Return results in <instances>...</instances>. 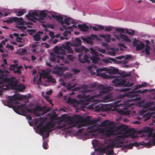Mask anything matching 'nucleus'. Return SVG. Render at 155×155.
<instances>
[{
    "label": "nucleus",
    "mask_w": 155,
    "mask_h": 155,
    "mask_svg": "<svg viewBox=\"0 0 155 155\" xmlns=\"http://www.w3.org/2000/svg\"><path fill=\"white\" fill-rule=\"evenodd\" d=\"M15 111L17 114L23 115H25V113L27 112L31 113L32 111L33 114L36 117H39L41 115V114L38 111H42L43 114H45L49 111L48 109H46V107L44 106L41 107L39 105H36L33 108L32 110L30 108H28L25 104H22L17 106L16 109H14Z\"/></svg>",
    "instance_id": "nucleus-1"
},
{
    "label": "nucleus",
    "mask_w": 155,
    "mask_h": 155,
    "mask_svg": "<svg viewBox=\"0 0 155 155\" xmlns=\"http://www.w3.org/2000/svg\"><path fill=\"white\" fill-rule=\"evenodd\" d=\"M81 44V40L78 38H76L73 43L69 42H66L64 44L59 48L56 46L54 50L55 53L57 54H65V50H66L68 53H73L74 52L71 46L78 47Z\"/></svg>",
    "instance_id": "nucleus-2"
},
{
    "label": "nucleus",
    "mask_w": 155,
    "mask_h": 155,
    "mask_svg": "<svg viewBox=\"0 0 155 155\" xmlns=\"http://www.w3.org/2000/svg\"><path fill=\"white\" fill-rule=\"evenodd\" d=\"M131 99H128L127 100V101H124L123 104H118L121 101L118 100L115 101L111 105L108 107H100L99 106H95V109L96 111H100L101 110L102 111H114L117 109V107H120L121 105H123V108L124 110H126L128 108L132 106L133 104L132 103H130L129 102H130Z\"/></svg>",
    "instance_id": "nucleus-3"
},
{
    "label": "nucleus",
    "mask_w": 155,
    "mask_h": 155,
    "mask_svg": "<svg viewBox=\"0 0 155 155\" xmlns=\"http://www.w3.org/2000/svg\"><path fill=\"white\" fill-rule=\"evenodd\" d=\"M101 88L102 89L100 93L96 95L90 96L89 95H86L85 94H84L82 95H81L80 94H78L77 96L78 97H81L83 99L82 100L80 101V104L85 105H88L89 104V102L90 101H91V100L93 99L94 97H99L101 96V94L107 93L112 90L113 89V87H104L103 86H101Z\"/></svg>",
    "instance_id": "nucleus-4"
},
{
    "label": "nucleus",
    "mask_w": 155,
    "mask_h": 155,
    "mask_svg": "<svg viewBox=\"0 0 155 155\" xmlns=\"http://www.w3.org/2000/svg\"><path fill=\"white\" fill-rule=\"evenodd\" d=\"M87 131L89 133L97 132L104 134L106 136L109 137L113 134L114 131L112 129L105 130L103 128H99L96 125L91 126L87 127Z\"/></svg>",
    "instance_id": "nucleus-5"
},
{
    "label": "nucleus",
    "mask_w": 155,
    "mask_h": 155,
    "mask_svg": "<svg viewBox=\"0 0 155 155\" xmlns=\"http://www.w3.org/2000/svg\"><path fill=\"white\" fill-rule=\"evenodd\" d=\"M89 56L87 54L80 53L78 54V59L79 62L82 63H89L90 61L89 60V57L90 59L92 61V62L96 64L100 60V58L99 57L98 53L93 55L91 56L89 54H88Z\"/></svg>",
    "instance_id": "nucleus-6"
},
{
    "label": "nucleus",
    "mask_w": 155,
    "mask_h": 155,
    "mask_svg": "<svg viewBox=\"0 0 155 155\" xmlns=\"http://www.w3.org/2000/svg\"><path fill=\"white\" fill-rule=\"evenodd\" d=\"M7 98L8 99L7 101H3V103L5 105L10 108H12L13 107L12 103L18 104V100L22 98V95L20 94H14L12 96H8Z\"/></svg>",
    "instance_id": "nucleus-7"
},
{
    "label": "nucleus",
    "mask_w": 155,
    "mask_h": 155,
    "mask_svg": "<svg viewBox=\"0 0 155 155\" xmlns=\"http://www.w3.org/2000/svg\"><path fill=\"white\" fill-rule=\"evenodd\" d=\"M93 68H94L96 70V71L97 72V75H99L104 78H107V75L105 73H103L101 74H99V72H102L103 71H106L107 68H100L98 69H96V66L95 65H92L89 66L88 67V69L90 71L91 73V74L95 75L96 74V72L93 71Z\"/></svg>",
    "instance_id": "nucleus-8"
},
{
    "label": "nucleus",
    "mask_w": 155,
    "mask_h": 155,
    "mask_svg": "<svg viewBox=\"0 0 155 155\" xmlns=\"http://www.w3.org/2000/svg\"><path fill=\"white\" fill-rule=\"evenodd\" d=\"M42 123H40L37 126V128L39 130L40 134H43L45 132L50 130L51 128H53L55 126V123L52 121H51L47 123L45 126L41 127Z\"/></svg>",
    "instance_id": "nucleus-9"
},
{
    "label": "nucleus",
    "mask_w": 155,
    "mask_h": 155,
    "mask_svg": "<svg viewBox=\"0 0 155 155\" xmlns=\"http://www.w3.org/2000/svg\"><path fill=\"white\" fill-rule=\"evenodd\" d=\"M98 121V120L93 119L91 120L86 118L85 119L82 120V121L83 124L78 125V127L80 128L82 126H87L89 125L96 124H97Z\"/></svg>",
    "instance_id": "nucleus-10"
},
{
    "label": "nucleus",
    "mask_w": 155,
    "mask_h": 155,
    "mask_svg": "<svg viewBox=\"0 0 155 155\" xmlns=\"http://www.w3.org/2000/svg\"><path fill=\"white\" fill-rule=\"evenodd\" d=\"M68 119L63 124L58 126V128L65 130L72 128L73 127L74 121L70 117L68 118Z\"/></svg>",
    "instance_id": "nucleus-11"
},
{
    "label": "nucleus",
    "mask_w": 155,
    "mask_h": 155,
    "mask_svg": "<svg viewBox=\"0 0 155 155\" xmlns=\"http://www.w3.org/2000/svg\"><path fill=\"white\" fill-rule=\"evenodd\" d=\"M3 80L5 82L8 83L9 85L14 88L16 87L18 82L17 79L13 77L10 78L7 77L3 78Z\"/></svg>",
    "instance_id": "nucleus-12"
},
{
    "label": "nucleus",
    "mask_w": 155,
    "mask_h": 155,
    "mask_svg": "<svg viewBox=\"0 0 155 155\" xmlns=\"http://www.w3.org/2000/svg\"><path fill=\"white\" fill-rule=\"evenodd\" d=\"M127 82L126 80L120 77H117L112 81V82L114 84V85L116 87H118L123 86Z\"/></svg>",
    "instance_id": "nucleus-13"
},
{
    "label": "nucleus",
    "mask_w": 155,
    "mask_h": 155,
    "mask_svg": "<svg viewBox=\"0 0 155 155\" xmlns=\"http://www.w3.org/2000/svg\"><path fill=\"white\" fill-rule=\"evenodd\" d=\"M133 45L136 47V49L137 51H140L142 50L145 47V45L143 43L140 42L136 38L134 39L133 42Z\"/></svg>",
    "instance_id": "nucleus-14"
},
{
    "label": "nucleus",
    "mask_w": 155,
    "mask_h": 155,
    "mask_svg": "<svg viewBox=\"0 0 155 155\" xmlns=\"http://www.w3.org/2000/svg\"><path fill=\"white\" fill-rule=\"evenodd\" d=\"M116 130L118 131V133L120 134H122L127 132L130 133V130H127V126L124 125H120L118 126L115 127Z\"/></svg>",
    "instance_id": "nucleus-15"
},
{
    "label": "nucleus",
    "mask_w": 155,
    "mask_h": 155,
    "mask_svg": "<svg viewBox=\"0 0 155 155\" xmlns=\"http://www.w3.org/2000/svg\"><path fill=\"white\" fill-rule=\"evenodd\" d=\"M146 111L144 110H141L139 112V115L140 116H142L144 118V121H147L149 120L152 117V113L148 112V113H145Z\"/></svg>",
    "instance_id": "nucleus-16"
},
{
    "label": "nucleus",
    "mask_w": 155,
    "mask_h": 155,
    "mask_svg": "<svg viewBox=\"0 0 155 155\" xmlns=\"http://www.w3.org/2000/svg\"><path fill=\"white\" fill-rule=\"evenodd\" d=\"M114 37L118 40H120L121 39L127 42H130L131 41L130 39L128 38L127 36L122 34H120L119 35H114Z\"/></svg>",
    "instance_id": "nucleus-17"
},
{
    "label": "nucleus",
    "mask_w": 155,
    "mask_h": 155,
    "mask_svg": "<svg viewBox=\"0 0 155 155\" xmlns=\"http://www.w3.org/2000/svg\"><path fill=\"white\" fill-rule=\"evenodd\" d=\"M18 66V65L17 64L11 65L10 66L11 69L13 70L14 72L15 73H17L19 74H21V70L22 68V66Z\"/></svg>",
    "instance_id": "nucleus-18"
},
{
    "label": "nucleus",
    "mask_w": 155,
    "mask_h": 155,
    "mask_svg": "<svg viewBox=\"0 0 155 155\" xmlns=\"http://www.w3.org/2000/svg\"><path fill=\"white\" fill-rule=\"evenodd\" d=\"M59 57L61 61H63L65 64H68L69 63L68 60L71 61H73L74 59V57H73L72 55L71 54H69L67 55V59H65L64 56L63 55L60 56Z\"/></svg>",
    "instance_id": "nucleus-19"
},
{
    "label": "nucleus",
    "mask_w": 155,
    "mask_h": 155,
    "mask_svg": "<svg viewBox=\"0 0 155 155\" xmlns=\"http://www.w3.org/2000/svg\"><path fill=\"white\" fill-rule=\"evenodd\" d=\"M38 12H33L31 13H29L28 14L25 15V17L27 18L28 20H31V21L35 22L34 16H38Z\"/></svg>",
    "instance_id": "nucleus-20"
},
{
    "label": "nucleus",
    "mask_w": 155,
    "mask_h": 155,
    "mask_svg": "<svg viewBox=\"0 0 155 155\" xmlns=\"http://www.w3.org/2000/svg\"><path fill=\"white\" fill-rule=\"evenodd\" d=\"M52 17L55 18L57 20L59 21V22L60 23L63 28H65V25H64V22L63 21V18L62 17L58 15H52Z\"/></svg>",
    "instance_id": "nucleus-21"
},
{
    "label": "nucleus",
    "mask_w": 155,
    "mask_h": 155,
    "mask_svg": "<svg viewBox=\"0 0 155 155\" xmlns=\"http://www.w3.org/2000/svg\"><path fill=\"white\" fill-rule=\"evenodd\" d=\"M102 61L106 64L111 63H112V61L114 63H117V61L116 59L109 57L103 59Z\"/></svg>",
    "instance_id": "nucleus-22"
},
{
    "label": "nucleus",
    "mask_w": 155,
    "mask_h": 155,
    "mask_svg": "<svg viewBox=\"0 0 155 155\" xmlns=\"http://www.w3.org/2000/svg\"><path fill=\"white\" fill-rule=\"evenodd\" d=\"M51 56L50 57V60L53 62H54L57 59V62L59 63H60V60H61L60 58L59 57L60 56H58V57L55 54H54L53 53H51L50 54Z\"/></svg>",
    "instance_id": "nucleus-23"
},
{
    "label": "nucleus",
    "mask_w": 155,
    "mask_h": 155,
    "mask_svg": "<svg viewBox=\"0 0 155 155\" xmlns=\"http://www.w3.org/2000/svg\"><path fill=\"white\" fill-rule=\"evenodd\" d=\"M74 50L75 52L78 53H81L83 51H84L85 53H87L89 51L88 49L86 48L85 47L83 46L79 48H75Z\"/></svg>",
    "instance_id": "nucleus-24"
},
{
    "label": "nucleus",
    "mask_w": 155,
    "mask_h": 155,
    "mask_svg": "<svg viewBox=\"0 0 155 155\" xmlns=\"http://www.w3.org/2000/svg\"><path fill=\"white\" fill-rule=\"evenodd\" d=\"M99 36L100 37L104 38V40L106 42L108 43L110 42L111 35H110L100 34Z\"/></svg>",
    "instance_id": "nucleus-25"
},
{
    "label": "nucleus",
    "mask_w": 155,
    "mask_h": 155,
    "mask_svg": "<svg viewBox=\"0 0 155 155\" xmlns=\"http://www.w3.org/2000/svg\"><path fill=\"white\" fill-rule=\"evenodd\" d=\"M143 145L148 147H150L152 146L155 145V137H153L151 140H149L146 143H143Z\"/></svg>",
    "instance_id": "nucleus-26"
},
{
    "label": "nucleus",
    "mask_w": 155,
    "mask_h": 155,
    "mask_svg": "<svg viewBox=\"0 0 155 155\" xmlns=\"http://www.w3.org/2000/svg\"><path fill=\"white\" fill-rule=\"evenodd\" d=\"M113 100L111 94H108L104 96L103 99L102 101L104 102H107L112 101Z\"/></svg>",
    "instance_id": "nucleus-27"
},
{
    "label": "nucleus",
    "mask_w": 155,
    "mask_h": 155,
    "mask_svg": "<svg viewBox=\"0 0 155 155\" xmlns=\"http://www.w3.org/2000/svg\"><path fill=\"white\" fill-rule=\"evenodd\" d=\"M78 27L79 29L82 31L86 32L89 29V27L86 25L83 24V25L78 24Z\"/></svg>",
    "instance_id": "nucleus-28"
},
{
    "label": "nucleus",
    "mask_w": 155,
    "mask_h": 155,
    "mask_svg": "<svg viewBox=\"0 0 155 155\" xmlns=\"http://www.w3.org/2000/svg\"><path fill=\"white\" fill-rule=\"evenodd\" d=\"M63 69L61 67H57L55 68L53 72L56 74L60 75L63 72Z\"/></svg>",
    "instance_id": "nucleus-29"
},
{
    "label": "nucleus",
    "mask_w": 155,
    "mask_h": 155,
    "mask_svg": "<svg viewBox=\"0 0 155 155\" xmlns=\"http://www.w3.org/2000/svg\"><path fill=\"white\" fill-rule=\"evenodd\" d=\"M153 104V102L149 101L145 103L142 104L141 103L140 106L145 109L150 107Z\"/></svg>",
    "instance_id": "nucleus-30"
},
{
    "label": "nucleus",
    "mask_w": 155,
    "mask_h": 155,
    "mask_svg": "<svg viewBox=\"0 0 155 155\" xmlns=\"http://www.w3.org/2000/svg\"><path fill=\"white\" fill-rule=\"evenodd\" d=\"M22 18H18L17 17H14V22H18L20 24H24L25 21H24Z\"/></svg>",
    "instance_id": "nucleus-31"
},
{
    "label": "nucleus",
    "mask_w": 155,
    "mask_h": 155,
    "mask_svg": "<svg viewBox=\"0 0 155 155\" xmlns=\"http://www.w3.org/2000/svg\"><path fill=\"white\" fill-rule=\"evenodd\" d=\"M145 133H149L148 137L151 136L152 134V132L153 130V129L150 128V127H147L143 128Z\"/></svg>",
    "instance_id": "nucleus-32"
},
{
    "label": "nucleus",
    "mask_w": 155,
    "mask_h": 155,
    "mask_svg": "<svg viewBox=\"0 0 155 155\" xmlns=\"http://www.w3.org/2000/svg\"><path fill=\"white\" fill-rule=\"evenodd\" d=\"M15 88L17 90L22 91L25 89V87L23 84H20L18 85H17Z\"/></svg>",
    "instance_id": "nucleus-33"
},
{
    "label": "nucleus",
    "mask_w": 155,
    "mask_h": 155,
    "mask_svg": "<svg viewBox=\"0 0 155 155\" xmlns=\"http://www.w3.org/2000/svg\"><path fill=\"white\" fill-rule=\"evenodd\" d=\"M126 137L125 134H122L117 136L114 139V141H118L122 140Z\"/></svg>",
    "instance_id": "nucleus-34"
},
{
    "label": "nucleus",
    "mask_w": 155,
    "mask_h": 155,
    "mask_svg": "<svg viewBox=\"0 0 155 155\" xmlns=\"http://www.w3.org/2000/svg\"><path fill=\"white\" fill-rule=\"evenodd\" d=\"M88 86L87 85H82L81 86V89H84L83 92L84 93H88L91 91V90H87Z\"/></svg>",
    "instance_id": "nucleus-35"
},
{
    "label": "nucleus",
    "mask_w": 155,
    "mask_h": 155,
    "mask_svg": "<svg viewBox=\"0 0 155 155\" xmlns=\"http://www.w3.org/2000/svg\"><path fill=\"white\" fill-rule=\"evenodd\" d=\"M46 14L43 12H41L40 13L38 12V17L40 18V19L41 20H43L46 17Z\"/></svg>",
    "instance_id": "nucleus-36"
},
{
    "label": "nucleus",
    "mask_w": 155,
    "mask_h": 155,
    "mask_svg": "<svg viewBox=\"0 0 155 155\" xmlns=\"http://www.w3.org/2000/svg\"><path fill=\"white\" fill-rule=\"evenodd\" d=\"M13 35L15 36L16 37V40L17 42L20 43H22L23 42L22 41L23 39L19 37V35L17 33H14L13 34Z\"/></svg>",
    "instance_id": "nucleus-37"
},
{
    "label": "nucleus",
    "mask_w": 155,
    "mask_h": 155,
    "mask_svg": "<svg viewBox=\"0 0 155 155\" xmlns=\"http://www.w3.org/2000/svg\"><path fill=\"white\" fill-rule=\"evenodd\" d=\"M150 47L149 45H146L144 48V51L147 55H149L150 54Z\"/></svg>",
    "instance_id": "nucleus-38"
},
{
    "label": "nucleus",
    "mask_w": 155,
    "mask_h": 155,
    "mask_svg": "<svg viewBox=\"0 0 155 155\" xmlns=\"http://www.w3.org/2000/svg\"><path fill=\"white\" fill-rule=\"evenodd\" d=\"M82 40L88 44H92L93 42L91 38L90 37H88L87 38H83Z\"/></svg>",
    "instance_id": "nucleus-39"
},
{
    "label": "nucleus",
    "mask_w": 155,
    "mask_h": 155,
    "mask_svg": "<svg viewBox=\"0 0 155 155\" xmlns=\"http://www.w3.org/2000/svg\"><path fill=\"white\" fill-rule=\"evenodd\" d=\"M13 21H14V17L9 18L8 19L6 20H3V23H8V24L12 23Z\"/></svg>",
    "instance_id": "nucleus-40"
},
{
    "label": "nucleus",
    "mask_w": 155,
    "mask_h": 155,
    "mask_svg": "<svg viewBox=\"0 0 155 155\" xmlns=\"http://www.w3.org/2000/svg\"><path fill=\"white\" fill-rule=\"evenodd\" d=\"M71 18L69 17H67L64 19V24L65 23L67 25H70V22L71 21Z\"/></svg>",
    "instance_id": "nucleus-41"
},
{
    "label": "nucleus",
    "mask_w": 155,
    "mask_h": 155,
    "mask_svg": "<svg viewBox=\"0 0 155 155\" xmlns=\"http://www.w3.org/2000/svg\"><path fill=\"white\" fill-rule=\"evenodd\" d=\"M90 37L91 38L92 40H94L95 39H96L98 41L100 40V38L98 37L97 35H95L91 34V35Z\"/></svg>",
    "instance_id": "nucleus-42"
},
{
    "label": "nucleus",
    "mask_w": 155,
    "mask_h": 155,
    "mask_svg": "<svg viewBox=\"0 0 155 155\" xmlns=\"http://www.w3.org/2000/svg\"><path fill=\"white\" fill-rule=\"evenodd\" d=\"M34 40L35 41H38L41 39L40 35L38 34H35L33 36Z\"/></svg>",
    "instance_id": "nucleus-43"
},
{
    "label": "nucleus",
    "mask_w": 155,
    "mask_h": 155,
    "mask_svg": "<svg viewBox=\"0 0 155 155\" xmlns=\"http://www.w3.org/2000/svg\"><path fill=\"white\" fill-rule=\"evenodd\" d=\"M126 31V33L128 34L129 35H133L135 34V31L134 30L130 29L129 31H128V29H125Z\"/></svg>",
    "instance_id": "nucleus-44"
},
{
    "label": "nucleus",
    "mask_w": 155,
    "mask_h": 155,
    "mask_svg": "<svg viewBox=\"0 0 155 155\" xmlns=\"http://www.w3.org/2000/svg\"><path fill=\"white\" fill-rule=\"evenodd\" d=\"M129 97V93H125L123 94H120L118 96V97L119 99L124 98L125 97Z\"/></svg>",
    "instance_id": "nucleus-45"
},
{
    "label": "nucleus",
    "mask_w": 155,
    "mask_h": 155,
    "mask_svg": "<svg viewBox=\"0 0 155 155\" xmlns=\"http://www.w3.org/2000/svg\"><path fill=\"white\" fill-rule=\"evenodd\" d=\"M25 13V10L23 9L19 11L17 14V15L18 16H20L23 15Z\"/></svg>",
    "instance_id": "nucleus-46"
},
{
    "label": "nucleus",
    "mask_w": 155,
    "mask_h": 155,
    "mask_svg": "<svg viewBox=\"0 0 155 155\" xmlns=\"http://www.w3.org/2000/svg\"><path fill=\"white\" fill-rule=\"evenodd\" d=\"M47 81L48 82H52L55 83V80L51 76H49L47 78Z\"/></svg>",
    "instance_id": "nucleus-47"
},
{
    "label": "nucleus",
    "mask_w": 155,
    "mask_h": 155,
    "mask_svg": "<svg viewBox=\"0 0 155 155\" xmlns=\"http://www.w3.org/2000/svg\"><path fill=\"white\" fill-rule=\"evenodd\" d=\"M68 102L70 103H75L77 101L76 100L74 99H72L70 98H69L67 100Z\"/></svg>",
    "instance_id": "nucleus-48"
},
{
    "label": "nucleus",
    "mask_w": 155,
    "mask_h": 155,
    "mask_svg": "<svg viewBox=\"0 0 155 155\" xmlns=\"http://www.w3.org/2000/svg\"><path fill=\"white\" fill-rule=\"evenodd\" d=\"M90 50V54H91L92 55L98 54L93 48H91Z\"/></svg>",
    "instance_id": "nucleus-49"
},
{
    "label": "nucleus",
    "mask_w": 155,
    "mask_h": 155,
    "mask_svg": "<svg viewBox=\"0 0 155 155\" xmlns=\"http://www.w3.org/2000/svg\"><path fill=\"white\" fill-rule=\"evenodd\" d=\"M134 85V84L132 82L130 83H129V82H128L127 83H125V84H124L123 86L124 87H131L132 86Z\"/></svg>",
    "instance_id": "nucleus-50"
},
{
    "label": "nucleus",
    "mask_w": 155,
    "mask_h": 155,
    "mask_svg": "<svg viewBox=\"0 0 155 155\" xmlns=\"http://www.w3.org/2000/svg\"><path fill=\"white\" fill-rule=\"evenodd\" d=\"M50 132V130H49L47 131L46 132H45L43 133V134H40L41 136H44L45 137H48L49 136V134Z\"/></svg>",
    "instance_id": "nucleus-51"
},
{
    "label": "nucleus",
    "mask_w": 155,
    "mask_h": 155,
    "mask_svg": "<svg viewBox=\"0 0 155 155\" xmlns=\"http://www.w3.org/2000/svg\"><path fill=\"white\" fill-rule=\"evenodd\" d=\"M148 90L147 89H145L143 90H138L137 91V93H144L147 92Z\"/></svg>",
    "instance_id": "nucleus-52"
},
{
    "label": "nucleus",
    "mask_w": 155,
    "mask_h": 155,
    "mask_svg": "<svg viewBox=\"0 0 155 155\" xmlns=\"http://www.w3.org/2000/svg\"><path fill=\"white\" fill-rule=\"evenodd\" d=\"M116 30L118 32L121 33H124V29L122 28H118L116 29Z\"/></svg>",
    "instance_id": "nucleus-53"
},
{
    "label": "nucleus",
    "mask_w": 155,
    "mask_h": 155,
    "mask_svg": "<svg viewBox=\"0 0 155 155\" xmlns=\"http://www.w3.org/2000/svg\"><path fill=\"white\" fill-rule=\"evenodd\" d=\"M131 89L130 88H123L120 90V91L123 92H127L130 91Z\"/></svg>",
    "instance_id": "nucleus-54"
},
{
    "label": "nucleus",
    "mask_w": 155,
    "mask_h": 155,
    "mask_svg": "<svg viewBox=\"0 0 155 155\" xmlns=\"http://www.w3.org/2000/svg\"><path fill=\"white\" fill-rule=\"evenodd\" d=\"M136 90H137V89H135V87L130 92H128V93H129V94L130 95V96H132V95H130V94H134V93H137V91H136Z\"/></svg>",
    "instance_id": "nucleus-55"
},
{
    "label": "nucleus",
    "mask_w": 155,
    "mask_h": 155,
    "mask_svg": "<svg viewBox=\"0 0 155 155\" xmlns=\"http://www.w3.org/2000/svg\"><path fill=\"white\" fill-rule=\"evenodd\" d=\"M98 51L103 54L105 53L106 52V51L105 49H102L100 48H98Z\"/></svg>",
    "instance_id": "nucleus-56"
},
{
    "label": "nucleus",
    "mask_w": 155,
    "mask_h": 155,
    "mask_svg": "<svg viewBox=\"0 0 155 155\" xmlns=\"http://www.w3.org/2000/svg\"><path fill=\"white\" fill-rule=\"evenodd\" d=\"M119 70L115 68H113L111 70V72L114 74H116L118 73Z\"/></svg>",
    "instance_id": "nucleus-57"
},
{
    "label": "nucleus",
    "mask_w": 155,
    "mask_h": 155,
    "mask_svg": "<svg viewBox=\"0 0 155 155\" xmlns=\"http://www.w3.org/2000/svg\"><path fill=\"white\" fill-rule=\"evenodd\" d=\"M42 146L43 148L44 149H46L48 148V144L46 141H45L43 142Z\"/></svg>",
    "instance_id": "nucleus-58"
},
{
    "label": "nucleus",
    "mask_w": 155,
    "mask_h": 155,
    "mask_svg": "<svg viewBox=\"0 0 155 155\" xmlns=\"http://www.w3.org/2000/svg\"><path fill=\"white\" fill-rule=\"evenodd\" d=\"M108 124V121L107 120L104 121L101 123V124L103 126H106Z\"/></svg>",
    "instance_id": "nucleus-59"
},
{
    "label": "nucleus",
    "mask_w": 155,
    "mask_h": 155,
    "mask_svg": "<svg viewBox=\"0 0 155 155\" xmlns=\"http://www.w3.org/2000/svg\"><path fill=\"white\" fill-rule=\"evenodd\" d=\"M49 76V73L48 72H46L43 74V78H47Z\"/></svg>",
    "instance_id": "nucleus-60"
},
{
    "label": "nucleus",
    "mask_w": 155,
    "mask_h": 155,
    "mask_svg": "<svg viewBox=\"0 0 155 155\" xmlns=\"http://www.w3.org/2000/svg\"><path fill=\"white\" fill-rule=\"evenodd\" d=\"M116 54V52L114 51H110L108 52V54L111 56H114Z\"/></svg>",
    "instance_id": "nucleus-61"
},
{
    "label": "nucleus",
    "mask_w": 155,
    "mask_h": 155,
    "mask_svg": "<svg viewBox=\"0 0 155 155\" xmlns=\"http://www.w3.org/2000/svg\"><path fill=\"white\" fill-rule=\"evenodd\" d=\"M112 30V28L110 27H106L104 29V31H111Z\"/></svg>",
    "instance_id": "nucleus-62"
},
{
    "label": "nucleus",
    "mask_w": 155,
    "mask_h": 155,
    "mask_svg": "<svg viewBox=\"0 0 155 155\" xmlns=\"http://www.w3.org/2000/svg\"><path fill=\"white\" fill-rule=\"evenodd\" d=\"M114 153L113 150L112 149L110 150L107 152V155H110Z\"/></svg>",
    "instance_id": "nucleus-63"
},
{
    "label": "nucleus",
    "mask_w": 155,
    "mask_h": 155,
    "mask_svg": "<svg viewBox=\"0 0 155 155\" xmlns=\"http://www.w3.org/2000/svg\"><path fill=\"white\" fill-rule=\"evenodd\" d=\"M6 47L9 48L12 50H13L14 49L13 46L12 45H7L6 46Z\"/></svg>",
    "instance_id": "nucleus-64"
}]
</instances>
